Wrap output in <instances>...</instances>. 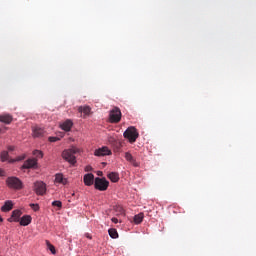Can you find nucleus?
Returning <instances> with one entry per match:
<instances>
[{
    "label": "nucleus",
    "instance_id": "nucleus-7",
    "mask_svg": "<svg viewBox=\"0 0 256 256\" xmlns=\"http://www.w3.org/2000/svg\"><path fill=\"white\" fill-rule=\"evenodd\" d=\"M94 155L96 157H105V155H111V150H109V147L104 146L95 150Z\"/></svg>",
    "mask_w": 256,
    "mask_h": 256
},
{
    "label": "nucleus",
    "instance_id": "nucleus-2",
    "mask_svg": "<svg viewBox=\"0 0 256 256\" xmlns=\"http://www.w3.org/2000/svg\"><path fill=\"white\" fill-rule=\"evenodd\" d=\"M6 185L10 189H16L17 191L23 189V182L21 181V179L15 177V176L8 177L6 179Z\"/></svg>",
    "mask_w": 256,
    "mask_h": 256
},
{
    "label": "nucleus",
    "instance_id": "nucleus-31",
    "mask_svg": "<svg viewBox=\"0 0 256 256\" xmlns=\"http://www.w3.org/2000/svg\"><path fill=\"white\" fill-rule=\"evenodd\" d=\"M23 159H25V156H19L16 158V161H23Z\"/></svg>",
    "mask_w": 256,
    "mask_h": 256
},
{
    "label": "nucleus",
    "instance_id": "nucleus-19",
    "mask_svg": "<svg viewBox=\"0 0 256 256\" xmlns=\"http://www.w3.org/2000/svg\"><path fill=\"white\" fill-rule=\"evenodd\" d=\"M108 179L112 181V183H117L119 181V173L117 172H111L107 175Z\"/></svg>",
    "mask_w": 256,
    "mask_h": 256
},
{
    "label": "nucleus",
    "instance_id": "nucleus-3",
    "mask_svg": "<svg viewBox=\"0 0 256 256\" xmlns=\"http://www.w3.org/2000/svg\"><path fill=\"white\" fill-rule=\"evenodd\" d=\"M124 138L128 139L129 143H135L137 139L139 138V132H137L136 127H129L127 130L124 132Z\"/></svg>",
    "mask_w": 256,
    "mask_h": 256
},
{
    "label": "nucleus",
    "instance_id": "nucleus-4",
    "mask_svg": "<svg viewBox=\"0 0 256 256\" xmlns=\"http://www.w3.org/2000/svg\"><path fill=\"white\" fill-rule=\"evenodd\" d=\"M121 109L119 107H114L109 112V121L110 123H119L121 121Z\"/></svg>",
    "mask_w": 256,
    "mask_h": 256
},
{
    "label": "nucleus",
    "instance_id": "nucleus-22",
    "mask_svg": "<svg viewBox=\"0 0 256 256\" xmlns=\"http://www.w3.org/2000/svg\"><path fill=\"white\" fill-rule=\"evenodd\" d=\"M108 233L112 239H117V237H119V233H117V229L115 228L109 229Z\"/></svg>",
    "mask_w": 256,
    "mask_h": 256
},
{
    "label": "nucleus",
    "instance_id": "nucleus-30",
    "mask_svg": "<svg viewBox=\"0 0 256 256\" xmlns=\"http://www.w3.org/2000/svg\"><path fill=\"white\" fill-rule=\"evenodd\" d=\"M111 221L112 223H115V224L119 223V219H117L116 217H113Z\"/></svg>",
    "mask_w": 256,
    "mask_h": 256
},
{
    "label": "nucleus",
    "instance_id": "nucleus-20",
    "mask_svg": "<svg viewBox=\"0 0 256 256\" xmlns=\"http://www.w3.org/2000/svg\"><path fill=\"white\" fill-rule=\"evenodd\" d=\"M0 161H1L2 163H5V161H9V152H7V151H2V152L0 153Z\"/></svg>",
    "mask_w": 256,
    "mask_h": 256
},
{
    "label": "nucleus",
    "instance_id": "nucleus-21",
    "mask_svg": "<svg viewBox=\"0 0 256 256\" xmlns=\"http://www.w3.org/2000/svg\"><path fill=\"white\" fill-rule=\"evenodd\" d=\"M143 213H139L138 215L134 216V223H136V225H139V223H143Z\"/></svg>",
    "mask_w": 256,
    "mask_h": 256
},
{
    "label": "nucleus",
    "instance_id": "nucleus-1",
    "mask_svg": "<svg viewBox=\"0 0 256 256\" xmlns=\"http://www.w3.org/2000/svg\"><path fill=\"white\" fill-rule=\"evenodd\" d=\"M79 153V149L73 147L68 150H64L62 152V157L65 159V161H68V163H71V165H75L77 163V160L75 158V154Z\"/></svg>",
    "mask_w": 256,
    "mask_h": 256
},
{
    "label": "nucleus",
    "instance_id": "nucleus-11",
    "mask_svg": "<svg viewBox=\"0 0 256 256\" xmlns=\"http://www.w3.org/2000/svg\"><path fill=\"white\" fill-rule=\"evenodd\" d=\"M93 181H95V175L91 173L84 175V185L91 187V185H93Z\"/></svg>",
    "mask_w": 256,
    "mask_h": 256
},
{
    "label": "nucleus",
    "instance_id": "nucleus-23",
    "mask_svg": "<svg viewBox=\"0 0 256 256\" xmlns=\"http://www.w3.org/2000/svg\"><path fill=\"white\" fill-rule=\"evenodd\" d=\"M46 244H47V247H48L49 251H51V254H52V255H55V253H56V251H55V246H53V245L51 244V242H49L48 240L46 241Z\"/></svg>",
    "mask_w": 256,
    "mask_h": 256
},
{
    "label": "nucleus",
    "instance_id": "nucleus-39",
    "mask_svg": "<svg viewBox=\"0 0 256 256\" xmlns=\"http://www.w3.org/2000/svg\"><path fill=\"white\" fill-rule=\"evenodd\" d=\"M103 174V172H100L99 175Z\"/></svg>",
    "mask_w": 256,
    "mask_h": 256
},
{
    "label": "nucleus",
    "instance_id": "nucleus-5",
    "mask_svg": "<svg viewBox=\"0 0 256 256\" xmlns=\"http://www.w3.org/2000/svg\"><path fill=\"white\" fill-rule=\"evenodd\" d=\"M95 189L98 191H107L109 188V181L105 178H95V183H94Z\"/></svg>",
    "mask_w": 256,
    "mask_h": 256
},
{
    "label": "nucleus",
    "instance_id": "nucleus-38",
    "mask_svg": "<svg viewBox=\"0 0 256 256\" xmlns=\"http://www.w3.org/2000/svg\"><path fill=\"white\" fill-rule=\"evenodd\" d=\"M103 174V172H100L99 175Z\"/></svg>",
    "mask_w": 256,
    "mask_h": 256
},
{
    "label": "nucleus",
    "instance_id": "nucleus-18",
    "mask_svg": "<svg viewBox=\"0 0 256 256\" xmlns=\"http://www.w3.org/2000/svg\"><path fill=\"white\" fill-rule=\"evenodd\" d=\"M55 182L60 183L61 185H67V178L63 177V174H56Z\"/></svg>",
    "mask_w": 256,
    "mask_h": 256
},
{
    "label": "nucleus",
    "instance_id": "nucleus-13",
    "mask_svg": "<svg viewBox=\"0 0 256 256\" xmlns=\"http://www.w3.org/2000/svg\"><path fill=\"white\" fill-rule=\"evenodd\" d=\"M72 127H73V121H71L70 119L60 124V128L62 129V131H71Z\"/></svg>",
    "mask_w": 256,
    "mask_h": 256
},
{
    "label": "nucleus",
    "instance_id": "nucleus-8",
    "mask_svg": "<svg viewBox=\"0 0 256 256\" xmlns=\"http://www.w3.org/2000/svg\"><path fill=\"white\" fill-rule=\"evenodd\" d=\"M35 167H37V159L30 158L24 162L22 169H35Z\"/></svg>",
    "mask_w": 256,
    "mask_h": 256
},
{
    "label": "nucleus",
    "instance_id": "nucleus-33",
    "mask_svg": "<svg viewBox=\"0 0 256 256\" xmlns=\"http://www.w3.org/2000/svg\"><path fill=\"white\" fill-rule=\"evenodd\" d=\"M15 161H17V160H15V159H9V158H8V163H15Z\"/></svg>",
    "mask_w": 256,
    "mask_h": 256
},
{
    "label": "nucleus",
    "instance_id": "nucleus-28",
    "mask_svg": "<svg viewBox=\"0 0 256 256\" xmlns=\"http://www.w3.org/2000/svg\"><path fill=\"white\" fill-rule=\"evenodd\" d=\"M48 140L50 141V143H55L56 141H59L58 137H49Z\"/></svg>",
    "mask_w": 256,
    "mask_h": 256
},
{
    "label": "nucleus",
    "instance_id": "nucleus-29",
    "mask_svg": "<svg viewBox=\"0 0 256 256\" xmlns=\"http://www.w3.org/2000/svg\"><path fill=\"white\" fill-rule=\"evenodd\" d=\"M117 211H119L120 215L124 213L123 207H117Z\"/></svg>",
    "mask_w": 256,
    "mask_h": 256
},
{
    "label": "nucleus",
    "instance_id": "nucleus-24",
    "mask_svg": "<svg viewBox=\"0 0 256 256\" xmlns=\"http://www.w3.org/2000/svg\"><path fill=\"white\" fill-rule=\"evenodd\" d=\"M52 207H58V209H61L63 207V203L59 200L53 201Z\"/></svg>",
    "mask_w": 256,
    "mask_h": 256
},
{
    "label": "nucleus",
    "instance_id": "nucleus-36",
    "mask_svg": "<svg viewBox=\"0 0 256 256\" xmlns=\"http://www.w3.org/2000/svg\"><path fill=\"white\" fill-rule=\"evenodd\" d=\"M86 237H87L88 239H91V236H89V234H86Z\"/></svg>",
    "mask_w": 256,
    "mask_h": 256
},
{
    "label": "nucleus",
    "instance_id": "nucleus-6",
    "mask_svg": "<svg viewBox=\"0 0 256 256\" xmlns=\"http://www.w3.org/2000/svg\"><path fill=\"white\" fill-rule=\"evenodd\" d=\"M34 191L36 195H45L47 191V185L43 181H37L34 183Z\"/></svg>",
    "mask_w": 256,
    "mask_h": 256
},
{
    "label": "nucleus",
    "instance_id": "nucleus-34",
    "mask_svg": "<svg viewBox=\"0 0 256 256\" xmlns=\"http://www.w3.org/2000/svg\"><path fill=\"white\" fill-rule=\"evenodd\" d=\"M86 171H91V166H87Z\"/></svg>",
    "mask_w": 256,
    "mask_h": 256
},
{
    "label": "nucleus",
    "instance_id": "nucleus-9",
    "mask_svg": "<svg viewBox=\"0 0 256 256\" xmlns=\"http://www.w3.org/2000/svg\"><path fill=\"white\" fill-rule=\"evenodd\" d=\"M0 123L11 125L13 123V116L11 114H0Z\"/></svg>",
    "mask_w": 256,
    "mask_h": 256
},
{
    "label": "nucleus",
    "instance_id": "nucleus-17",
    "mask_svg": "<svg viewBox=\"0 0 256 256\" xmlns=\"http://www.w3.org/2000/svg\"><path fill=\"white\" fill-rule=\"evenodd\" d=\"M79 113H83L84 117H87V115H90L91 113V107L89 106H80L78 108Z\"/></svg>",
    "mask_w": 256,
    "mask_h": 256
},
{
    "label": "nucleus",
    "instance_id": "nucleus-14",
    "mask_svg": "<svg viewBox=\"0 0 256 256\" xmlns=\"http://www.w3.org/2000/svg\"><path fill=\"white\" fill-rule=\"evenodd\" d=\"M33 137H43L45 135V130L39 126H35L32 128Z\"/></svg>",
    "mask_w": 256,
    "mask_h": 256
},
{
    "label": "nucleus",
    "instance_id": "nucleus-12",
    "mask_svg": "<svg viewBox=\"0 0 256 256\" xmlns=\"http://www.w3.org/2000/svg\"><path fill=\"white\" fill-rule=\"evenodd\" d=\"M126 161H128L129 163H131V165H133V167H139V162H137V160H135V158L133 157V155L129 152H126L124 155Z\"/></svg>",
    "mask_w": 256,
    "mask_h": 256
},
{
    "label": "nucleus",
    "instance_id": "nucleus-16",
    "mask_svg": "<svg viewBox=\"0 0 256 256\" xmlns=\"http://www.w3.org/2000/svg\"><path fill=\"white\" fill-rule=\"evenodd\" d=\"M31 216L29 215H25L23 216L19 221H20V225H22V227H27V225H30L31 223Z\"/></svg>",
    "mask_w": 256,
    "mask_h": 256
},
{
    "label": "nucleus",
    "instance_id": "nucleus-26",
    "mask_svg": "<svg viewBox=\"0 0 256 256\" xmlns=\"http://www.w3.org/2000/svg\"><path fill=\"white\" fill-rule=\"evenodd\" d=\"M31 209H33V211H39V204H30Z\"/></svg>",
    "mask_w": 256,
    "mask_h": 256
},
{
    "label": "nucleus",
    "instance_id": "nucleus-10",
    "mask_svg": "<svg viewBox=\"0 0 256 256\" xmlns=\"http://www.w3.org/2000/svg\"><path fill=\"white\" fill-rule=\"evenodd\" d=\"M21 215H22V212H21V210H14L13 212H12V215H11V217L8 219V221H9V223H13V221L15 222V223H19V217H21Z\"/></svg>",
    "mask_w": 256,
    "mask_h": 256
},
{
    "label": "nucleus",
    "instance_id": "nucleus-25",
    "mask_svg": "<svg viewBox=\"0 0 256 256\" xmlns=\"http://www.w3.org/2000/svg\"><path fill=\"white\" fill-rule=\"evenodd\" d=\"M33 155H35V157H39L40 159L43 158V152L39 150H34Z\"/></svg>",
    "mask_w": 256,
    "mask_h": 256
},
{
    "label": "nucleus",
    "instance_id": "nucleus-15",
    "mask_svg": "<svg viewBox=\"0 0 256 256\" xmlns=\"http://www.w3.org/2000/svg\"><path fill=\"white\" fill-rule=\"evenodd\" d=\"M11 209H13V201L11 200H7L4 205L1 207V211H3V213H7L9 211H11Z\"/></svg>",
    "mask_w": 256,
    "mask_h": 256
},
{
    "label": "nucleus",
    "instance_id": "nucleus-37",
    "mask_svg": "<svg viewBox=\"0 0 256 256\" xmlns=\"http://www.w3.org/2000/svg\"><path fill=\"white\" fill-rule=\"evenodd\" d=\"M2 221H3V218L0 216V223H2Z\"/></svg>",
    "mask_w": 256,
    "mask_h": 256
},
{
    "label": "nucleus",
    "instance_id": "nucleus-27",
    "mask_svg": "<svg viewBox=\"0 0 256 256\" xmlns=\"http://www.w3.org/2000/svg\"><path fill=\"white\" fill-rule=\"evenodd\" d=\"M114 145H116V150L119 151V149H121V147H123V145L121 144V142H117L114 141Z\"/></svg>",
    "mask_w": 256,
    "mask_h": 256
},
{
    "label": "nucleus",
    "instance_id": "nucleus-35",
    "mask_svg": "<svg viewBox=\"0 0 256 256\" xmlns=\"http://www.w3.org/2000/svg\"><path fill=\"white\" fill-rule=\"evenodd\" d=\"M3 176V170L0 169V177Z\"/></svg>",
    "mask_w": 256,
    "mask_h": 256
},
{
    "label": "nucleus",
    "instance_id": "nucleus-32",
    "mask_svg": "<svg viewBox=\"0 0 256 256\" xmlns=\"http://www.w3.org/2000/svg\"><path fill=\"white\" fill-rule=\"evenodd\" d=\"M8 151H15V147L9 146V147H8Z\"/></svg>",
    "mask_w": 256,
    "mask_h": 256
}]
</instances>
